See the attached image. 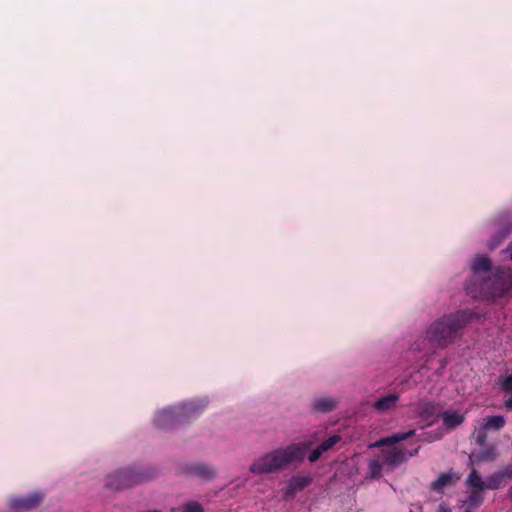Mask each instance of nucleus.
Masks as SVG:
<instances>
[{
  "label": "nucleus",
  "instance_id": "obj_1",
  "mask_svg": "<svg viewBox=\"0 0 512 512\" xmlns=\"http://www.w3.org/2000/svg\"><path fill=\"white\" fill-rule=\"evenodd\" d=\"M311 445V442L295 443L275 449L256 459L249 470L258 475L276 472L290 463L303 461Z\"/></svg>",
  "mask_w": 512,
  "mask_h": 512
},
{
  "label": "nucleus",
  "instance_id": "obj_2",
  "mask_svg": "<svg viewBox=\"0 0 512 512\" xmlns=\"http://www.w3.org/2000/svg\"><path fill=\"white\" fill-rule=\"evenodd\" d=\"M472 313L467 310L444 315L430 325L427 337L439 347H446L454 341L458 333L471 320Z\"/></svg>",
  "mask_w": 512,
  "mask_h": 512
},
{
  "label": "nucleus",
  "instance_id": "obj_3",
  "mask_svg": "<svg viewBox=\"0 0 512 512\" xmlns=\"http://www.w3.org/2000/svg\"><path fill=\"white\" fill-rule=\"evenodd\" d=\"M206 405L205 400H194L163 409L156 414L154 423L157 427L163 429L175 428L198 418L205 410Z\"/></svg>",
  "mask_w": 512,
  "mask_h": 512
},
{
  "label": "nucleus",
  "instance_id": "obj_4",
  "mask_svg": "<svg viewBox=\"0 0 512 512\" xmlns=\"http://www.w3.org/2000/svg\"><path fill=\"white\" fill-rule=\"evenodd\" d=\"M511 270L506 268L495 269L492 277L483 280L479 289H474L472 284L466 286L467 293L472 297H486V296H502L507 293L512 285V281H507L510 278Z\"/></svg>",
  "mask_w": 512,
  "mask_h": 512
},
{
  "label": "nucleus",
  "instance_id": "obj_5",
  "mask_svg": "<svg viewBox=\"0 0 512 512\" xmlns=\"http://www.w3.org/2000/svg\"><path fill=\"white\" fill-rule=\"evenodd\" d=\"M154 476L155 473L152 470L127 467L109 474L107 476L106 487L113 491H119L150 481Z\"/></svg>",
  "mask_w": 512,
  "mask_h": 512
},
{
  "label": "nucleus",
  "instance_id": "obj_6",
  "mask_svg": "<svg viewBox=\"0 0 512 512\" xmlns=\"http://www.w3.org/2000/svg\"><path fill=\"white\" fill-rule=\"evenodd\" d=\"M43 500V494L34 492L23 497H15L10 501L11 508L20 511H29L40 505Z\"/></svg>",
  "mask_w": 512,
  "mask_h": 512
},
{
  "label": "nucleus",
  "instance_id": "obj_7",
  "mask_svg": "<svg viewBox=\"0 0 512 512\" xmlns=\"http://www.w3.org/2000/svg\"><path fill=\"white\" fill-rule=\"evenodd\" d=\"M185 472L206 481L213 480L217 476V470L214 467L201 462L187 464Z\"/></svg>",
  "mask_w": 512,
  "mask_h": 512
},
{
  "label": "nucleus",
  "instance_id": "obj_8",
  "mask_svg": "<svg viewBox=\"0 0 512 512\" xmlns=\"http://www.w3.org/2000/svg\"><path fill=\"white\" fill-rule=\"evenodd\" d=\"M379 456L385 466L390 469H394L408 461V456L405 450L399 448L384 450Z\"/></svg>",
  "mask_w": 512,
  "mask_h": 512
},
{
  "label": "nucleus",
  "instance_id": "obj_9",
  "mask_svg": "<svg viewBox=\"0 0 512 512\" xmlns=\"http://www.w3.org/2000/svg\"><path fill=\"white\" fill-rule=\"evenodd\" d=\"M312 483V477L310 475H295L289 481L284 491L286 499H291L299 491L308 487Z\"/></svg>",
  "mask_w": 512,
  "mask_h": 512
},
{
  "label": "nucleus",
  "instance_id": "obj_10",
  "mask_svg": "<svg viewBox=\"0 0 512 512\" xmlns=\"http://www.w3.org/2000/svg\"><path fill=\"white\" fill-rule=\"evenodd\" d=\"M418 415L427 425L433 424L439 417V407L431 401L423 402L419 405Z\"/></svg>",
  "mask_w": 512,
  "mask_h": 512
},
{
  "label": "nucleus",
  "instance_id": "obj_11",
  "mask_svg": "<svg viewBox=\"0 0 512 512\" xmlns=\"http://www.w3.org/2000/svg\"><path fill=\"white\" fill-rule=\"evenodd\" d=\"M459 478L451 469L449 472L441 473L436 480L432 481L430 489L442 494L447 486L454 484Z\"/></svg>",
  "mask_w": 512,
  "mask_h": 512
},
{
  "label": "nucleus",
  "instance_id": "obj_12",
  "mask_svg": "<svg viewBox=\"0 0 512 512\" xmlns=\"http://www.w3.org/2000/svg\"><path fill=\"white\" fill-rule=\"evenodd\" d=\"M498 456L497 448L495 445H485L481 447V450L478 453H472L469 456V460L471 463H482L494 461Z\"/></svg>",
  "mask_w": 512,
  "mask_h": 512
},
{
  "label": "nucleus",
  "instance_id": "obj_13",
  "mask_svg": "<svg viewBox=\"0 0 512 512\" xmlns=\"http://www.w3.org/2000/svg\"><path fill=\"white\" fill-rule=\"evenodd\" d=\"M399 401V395L391 393L379 398L373 403V408L379 413H385L393 409Z\"/></svg>",
  "mask_w": 512,
  "mask_h": 512
},
{
  "label": "nucleus",
  "instance_id": "obj_14",
  "mask_svg": "<svg viewBox=\"0 0 512 512\" xmlns=\"http://www.w3.org/2000/svg\"><path fill=\"white\" fill-rule=\"evenodd\" d=\"M441 416L443 425L448 430L456 428L457 426L461 425L465 420V416L457 411L447 410L444 411Z\"/></svg>",
  "mask_w": 512,
  "mask_h": 512
},
{
  "label": "nucleus",
  "instance_id": "obj_15",
  "mask_svg": "<svg viewBox=\"0 0 512 512\" xmlns=\"http://www.w3.org/2000/svg\"><path fill=\"white\" fill-rule=\"evenodd\" d=\"M484 490L485 489H471L469 492V495L466 500V504L470 509H477L479 508L485 499L484 496Z\"/></svg>",
  "mask_w": 512,
  "mask_h": 512
},
{
  "label": "nucleus",
  "instance_id": "obj_16",
  "mask_svg": "<svg viewBox=\"0 0 512 512\" xmlns=\"http://www.w3.org/2000/svg\"><path fill=\"white\" fill-rule=\"evenodd\" d=\"M336 406L337 401L335 399L328 397L319 398L313 402V409L323 413L334 410Z\"/></svg>",
  "mask_w": 512,
  "mask_h": 512
},
{
  "label": "nucleus",
  "instance_id": "obj_17",
  "mask_svg": "<svg viewBox=\"0 0 512 512\" xmlns=\"http://www.w3.org/2000/svg\"><path fill=\"white\" fill-rule=\"evenodd\" d=\"M506 424V420L501 415L488 416L484 419L483 429L501 430Z\"/></svg>",
  "mask_w": 512,
  "mask_h": 512
},
{
  "label": "nucleus",
  "instance_id": "obj_18",
  "mask_svg": "<svg viewBox=\"0 0 512 512\" xmlns=\"http://www.w3.org/2000/svg\"><path fill=\"white\" fill-rule=\"evenodd\" d=\"M507 479L503 476V474L498 470L497 472L491 474L487 478V489L489 490H497L503 487L507 483Z\"/></svg>",
  "mask_w": 512,
  "mask_h": 512
},
{
  "label": "nucleus",
  "instance_id": "obj_19",
  "mask_svg": "<svg viewBox=\"0 0 512 512\" xmlns=\"http://www.w3.org/2000/svg\"><path fill=\"white\" fill-rule=\"evenodd\" d=\"M471 489H487V481L484 482L476 469H472L466 480Z\"/></svg>",
  "mask_w": 512,
  "mask_h": 512
},
{
  "label": "nucleus",
  "instance_id": "obj_20",
  "mask_svg": "<svg viewBox=\"0 0 512 512\" xmlns=\"http://www.w3.org/2000/svg\"><path fill=\"white\" fill-rule=\"evenodd\" d=\"M385 464L380 456L376 459H371L368 463L369 476L372 479H379L382 477V471Z\"/></svg>",
  "mask_w": 512,
  "mask_h": 512
},
{
  "label": "nucleus",
  "instance_id": "obj_21",
  "mask_svg": "<svg viewBox=\"0 0 512 512\" xmlns=\"http://www.w3.org/2000/svg\"><path fill=\"white\" fill-rule=\"evenodd\" d=\"M472 270L475 274L479 272H489L491 270V260L487 256L477 257L473 261Z\"/></svg>",
  "mask_w": 512,
  "mask_h": 512
},
{
  "label": "nucleus",
  "instance_id": "obj_22",
  "mask_svg": "<svg viewBox=\"0 0 512 512\" xmlns=\"http://www.w3.org/2000/svg\"><path fill=\"white\" fill-rule=\"evenodd\" d=\"M341 436L338 435V434H334L332 436H330L329 438H327L326 440H324L320 445H318L320 447V450L324 452H327L328 450L332 449L337 443H339L341 441Z\"/></svg>",
  "mask_w": 512,
  "mask_h": 512
},
{
  "label": "nucleus",
  "instance_id": "obj_23",
  "mask_svg": "<svg viewBox=\"0 0 512 512\" xmlns=\"http://www.w3.org/2000/svg\"><path fill=\"white\" fill-rule=\"evenodd\" d=\"M180 512H204V508L197 501H189L182 505Z\"/></svg>",
  "mask_w": 512,
  "mask_h": 512
},
{
  "label": "nucleus",
  "instance_id": "obj_24",
  "mask_svg": "<svg viewBox=\"0 0 512 512\" xmlns=\"http://www.w3.org/2000/svg\"><path fill=\"white\" fill-rule=\"evenodd\" d=\"M399 443L397 434H393L388 437H384L376 441L372 446L373 447H384V446H390Z\"/></svg>",
  "mask_w": 512,
  "mask_h": 512
},
{
  "label": "nucleus",
  "instance_id": "obj_25",
  "mask_svg": "<svg viewBox=\"0 0 512 512\" xmlns=\"http://www.w3.org/2000/svg\"><path fill=\"white\" fill-rule=\"evenodd\" d=\"M500 387L505 393H512V375L500 377Z\"/></svg>",
  "mask_w": 512,
  "mask_h": 512
},
{
  "label": "nucleus",
  "instance_id": "obj_26",
  "mask_svg": "<svg viewBox=\"0 0 512 512\" xmlns=\"http://www.w3.org/2000/svg\"><path fill=\"white\" fill-rule=\"evenodd\" d=\"M416 431L414 429H411L407 432H399V433H396L397 434V438H398V441L399 443L402 442V441H405L411 437H413L415 435Z\"/></svg>",
  "mask_w": 512,
  "mask_h": 512
},
{
  "label": "nucleus",
  "instance_id": "obj_27",
  "mask_svg": "<svg viewBox=\"0 0 512 512\" xmlns=\"http://www.w3.org/2000/svg\"><path fill=\"white\" fill-rule=\"evenodd\" d=\"M503 476L507 479V481L512 480V463L502 467L499 469Z\"/></svg>",
  "mask_w": 512,
  "mask_h": 512
},
{
  "label": "nucleus",
  "instance_id": "obj_28",
  "mask_svg": "<svg viewBox=\"0 0 512 512\" xmlns=\"http://www.w3.org/2000/svg\"><path fill=\"white\" fill-rule=\"evenodd\" d=\"M476 444L479 446V447H484L486 445V441H487V435L484 431H480L477 435H476Z\"/></svg>",
  "mask_w": 512,
  "mask_h": 512
},
{
  "label": "nucleus",
  "instance_id": "obj_29",
  "mask_svg": "<svg viewBox=\"0 0 512 512\" xmlns=\"http://www.w3.org/2000/svg\"><path fill=\"white\" fill-rule=\"evenodd\" d=\"M322 454H323V451H322V450H320V447H319V446H317V448H316V449H314V450L310 453V455L308 456V460H309L311 463L316 462V461L320 458V456H321Z\"/></svg>",
  "mask_w": 512,
  "mask_h": 512
},
{
  "label": "nucleus",
  "instance_id": "obj_30",
  "mask_svg": "<svg viewBox=\"0 0 512 512\" xmlns=\"http://www.w3.org/2000/svg\"><path fill=\"white\" fill-rule=\"evenodd\" d=\"M441 438H442L441 433H435V434L429 433V434H427V437L425 438V440L428 442H432L434 440H440Z\"/></svg>",
  "mask_w": 512,
  "mask_h": 512
},
{
  "label": "nucleus",
  "instance_id": "obj_31",
  "mask_svg": "<svg viewBox=\"0 0 512 512\" xmlns=\"http://www.w3.org/2000/svg\"><path fill=\"white\" fill-rule=\"evenodd\" d=\"M419 450H420V447H417V448H415L413 450H410V451H405L407 453L408 459L411 458V457L416 456L419 453Z\"/></svg>",
  "mask_w": 512,
  "mask_h": 512
},
{
  "label": "nucleus",
  "instance_id": "obj_32",
  "mask_svg": "<svg viewBox=\"0 0 512 512\" xmlns=\"http://www.w3.org/2000/svg\"><path fill=\"white\" fill-rule=\"evenodd\" d=\"M505 407L507 410L512 411V396L505 401Z\"/></svg>",
  "mask_w": 512,
  "mask_h": 512
},
{
  "label": "nucleus",
  "instance_id": "obj_33",
  "mask_svg": "<svg viewBox=\"0 0 512 512\" xmlns=\"http://www.w3.org/2000/svg\"><path fill=\"white\" fill-rule=\"evenodd\" d=\"M508 497L510 498V500L512 501V486L509 488L508 490Z\"/></svg>",
  "mask_w": 512,
  "mask_h": 512
},
{
  "label": "nucleus",
  "instance_id": "obj_34",
  "mask_svg": "<svg viewBox=\"0 0 512 512\" xmlns=\"http://www.w3.org/2000/svg\"><path fill=\"white\" fill-rule=\"evenodd\" d=\"M507 250L510 252V258L512 260V245H510Z\"/></svg>",
  "mask_w": 512,
  "mask_h": 512
},
{
  "label": "nucleus",
  "instance_id": "obj_35",
  "mask_svg": "<svg viewBox=\"0 0 512 512\" xmlns=\"http://www.w3.org/2000/svg\"><path fill=\"white\" fill-rule=\"evenodd\" d=\"M465 512H472L471 510H466Z\"/></svg>",
  "mask_w": 512,
  "mask_h": 512
},
{
  "label": "nucleus",
  "instance_id": "obj_36",
  "mask_svg": "<svg viewBox=\"0 0 512 512\" xmlns=\"http://www.w3.org/2000/svg\"><path fill=\"white\" fill-rule=\"evenodd\" d=\"M444 512H449L448 510H445Z\"/></svg>",
  "mask_w": 512,
  "mask_h": 512
}]
</instances>
